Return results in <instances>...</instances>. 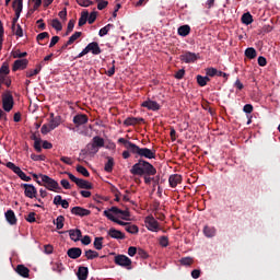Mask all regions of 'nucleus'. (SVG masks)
<instances>
[{
    "instance_id": "obj_34",
    "label": "nucleus",
    "mask_w": 280,
    "mask_h": 280,
    "mask_svg": "<svg viewBox=\"0 0 280 280\" xmlns=\"http://www.w3.org/2000/svg\"><path fill=\"white\" fill-rule=\"evenodd\" d=\"M246 58L249 60H254V58H257V50L253 47L246 48Z\"/></svg>"
},
{
    "instance_id": "obj_33",
    "label": "nucleus",
    "mask_w": 280,
    "mask_h": 280,
    "mask_svg": "<svg viewBox=\"0 0 280 280\" xmlns=\"http://www.w3.org/2000/svg\"><path fill=\"white\" fill-rule=\"evenodd\" d=\"M92 144H94V147L98 148H104V138L96 136L92 139Z\"/></svg>"
},
{
    "instance_id": "obj_27",
    "label": "nucleus",
    "mask_w": 280,
    "mask_h": 280,
    "mask_svg": "<svg viewBox=\"0 0 280 280\" xmlns=\"http://www.w3.org/2000/svg\"><path fill=\"white\" fill-rule=\"evenodd\" d=\"M48 125L50 126V130H56V128L60 126V119L58 117H54V114H50V121Z\"/></svg>"
},
{
    "instance_id": "obj_2",
    "label": "nucleus",
    "mask_w": 280,
    "mask_h": 280,
    "mask_svg": "<svg viewBox=\"0 0 280 280\" xmlns=\"http://www.w3.org/2000/svg\"><path fill=\"white\" fill-rule=\"evenodd\" d=\"M132 176H156V167L144 159H139L130 168Z\"/></svg>"
},
{
    "instance_id": "obj_30",
    "label": "nucleus",
    "mask_w": 280,
    "mask_h": 280,
    "mask_svg": "<svg viewBox=\"0 0 280 280\" xmlns=\"http://www.w3.org/2000/svg\"><path fill=\"white\" fill-rule=\"evenodd\" d=\"M54 224L56 225V229L60 231V229L65 228V217L59 215L56 220H54Z\"/></svg>"
},
{
    "instance_id": "obj_12",
    "label": "nucleus",
    "mask_w": 280,
    "mask_h": 280,
    "mask_svg": "<svg viewBox=\"0 0 280 280\" xmlns=\"http://www.w3.org/2000/svg\"><path fill=\"white\" fill-rule=\"evenodd\" d=\"M85 50L88 51V54H93L94 56H100V54H102V48H100V44H97V42H92L90 43L86 47Z\"/></svg>"
},
{
    "instance_id": "obj_61",
    "label": "nucleus",
    "mask_w": 280,
    "mask_h": 280,
    "mask_svg": "<svg viewBox=\"0 0 280 280\" xmlns=\"http://www.w3.org/2000/svg\"><path fill=\"white\" fill-rule=\"evenodd\" d=\"M60 40V37L59 36H52L51 39H50V44H49V47H54L55 45H58V42Z\"/></svg>"
},
{
    "instance_id": "obj_19",
    "label": "nucleus",
    "mask_w": 280,
    "mask_h": 280,
    "mask_svg": "<svg viewBox=\"0 0 280 280\" xmlns=\"http://www.w3.org/2000/svg\"><path fill=\"white\" fill-rule=\"evenodd\" d=\"M103 214L105 215V218L107 220H110L112 222H115L116 224H119V226H125V229H126V226L128 225L127 222H124V221L115 218V215H113V213H110L109 211H104Z\"/></svg>"
},
{
    "instance_id": "obj_42",
    "label": "nucleus",
    "mask_w": 280,
    "mask_h": 280,
    "mask_svg": "<svg viewBox=\"0 0 280 280\" xmlns=\"http://www.w3.org/2000/svg\"><path fill=\"white\" fill-rule=\"evenodd\" d=\"M219 71L215 68H208L206 69V75H209V78H215L218 75Z\"/></svg>"
},
{
    "instance_id": "obj_32",
    "label": "nucleus",
    "mask_w": 280,
    "mask_h": 280,
    "mask_svg": "<svg viewBox=\"0 0 280 280\" xmlns=\"http://www.w3.org/2000/svg\"><path fill=\"white\" fill-rule=\"evenodd\" d=\"M115 28L114 24H107L106 26L102 27L98 32V36L104 37L106 34H108L109 31Z\"/></svg>"
},
{
    "instance_id": "obj_18",
    "label": "nucleus",
    "mask_w": 280,
    "mask_h": 280,
    "mask_svg": "<svg viewBox=\"0 0 280 280\" xmlns=\"http://www.w3.org/2000/svg\"><path fill=\"white\" fill-rule=\"evenodd\" d=\"M170 187H178L183 183V176L179 174H173L168 178Z\"/></svg>"
},
{
    "instance_id": "obj_24",
    "label": "nucleus",
    "mask_w": 280,
    "mask_h": 280,
    "mask_svg": "<svg viewBox=\"0 0 280 280\" xmlns=\"http://www.w3.org/2000/svg\"><path fill=\"white\" fill-rule=\"evenodd\" d=\"M75 185L79 189H93V184L85 179L79 178Z\"/></svg>"
},
{
    "instance_id": "obj_56",
    "label": "nucleus",
    "mask_w": 280,
    "mask_h": 280,
    "mask_svg": "<svg viewBox=\"0 0 280 280\" xmlns=\"http://www.w3.org/2000/svg\"><path fill=\"white\" fill-rule=\"evenodd\" d=\"M138 255H139V257H141L142 259H148V257H149L148 252H145V250L142 249V248H139V249H138Z\"/></svg>"
},
{
    "instance_id": "obj_9",
    "label": "nucleus",
    "mask_w": 280,
    "mask_h": 280,
    "mask_svg": "<svg viewBox=\"0 0 280 280\" xmlns=\"http://www.w3.org/2000/svg\"><path fill=\"white\" fill-rule=\"evenodd\" d=\"M179 60H182V62H186V65H189L198 60V55L196 52L186 51L179 56Z\"/></svg>"
},
{
    "instance_id": "obj_62",
    "label": "nucleus",
    "mask_w": 280,
    "mask_h": 280,
    "mask_svg": "<svg viewBox=\"0 0 280 280\" xmlns=\"http://www.w3.org/2000/svg\"><path fill=\"white\" fill-rule=\"evenodd\" d=\"M119 214L121 215V220H128L130 218V211L128 210H121Z\"/></svg>"
},
{
    "instance_id": "obj_59",
    "label": "nucleus",
    "mask_w": 280,
    "mask_h": 280,
    "mask_svg": "<svg viewBox=\"0 0 280 280\" xmlns=\"http://www.w3.org/2000/svg\"><path fill=\"white\" fill-rule=\"evenodd\" d=\"M258 65L259 67H266L268 65V61L264 56L258 57Z\"/></svg>"
},
{
    "instance_id": "obj_54",
    "label": "nucleus",
    "mask_w": 280,
    "mask_h": 280,
    "mask_svg": "<svg viewBox=\"0 0 280 280\" xmlns=\"http://www.w3.org/2000/svg\"><path fill=\"white\" fill-rule=\"evenodd\" d=\"M142 176L145 185H151L152 180H154V178L152 177L154 175H142Z\"/></svg>"
},
{
    "instance_id": "obj_60",
    "label": "nucleus",
    "mask_w": 280,
    "mask_h": 280,
    "mask_svg": "<svg viewBox=\"0 0 280 280\" xmlns=\"http://www.w3.org/2000/svg\"><path fill=\"white\" fill-rule=\"evenodd\" d=\"M137 253H138L137 247L130 246V247L128 248V255H129V257H135V255H136Z\"/></svg>"
},
{
    "instance_id": "obj_39",
    "label": "nucleus",
    "mask_w": 280,
    "mask_h": 280,
    "mask_svg": "<svg viewBox=\"0 0 280 280\" xmlns=\"http://www.w3.org/2000/svg\"><path fill=\"white\" fill-rule=\"evenodd\" d=\"M51 27H54V30H56L57 32H62V23L59 22L58 19L52 20Z\"/></svg>"
},
{
    "instance_id": "obj_37",
    "label": "nucleus",
    "mask_w": 280,
    "mask_h": 280,
    "mask_svg": "<svg viewBox=\"0 0 280 280\" xmlns=\"http://www.w3.org/2000/svg\"><path fill=\"white\" fill-rule=\"evenodd\" d=\"M113 167H115V160L113 158H108V161L105 164V172H113Z\"/></svg>"
},
{
    "instance_id": "obj_5",
    "label": "nucleus",
    "mask_w": 280,
    "mask_h": 280,
    "mask_svg": "<svg viewBox=\"0 0 280 280\" xmlns=\"http://www.w3.org/2000/svg\"><path fill=\"white\" fill-rule=\"evenodd\" d=\"M114 264H116V266H120L121 268H126V270H132V259L126 255L115 256Z\"/></svg>"
},
{
    "instance_id": "obj_6",
    "label": "nucleus",
    "mask_w": 280,
    "mask_h": 280,
    "mask_svg": "<svg viewBox=\"0 0 280 280\" xmlns=\"http://www.w3.org/2000/svg\"><path fill=\"white\" fill-rule=\"evenodd\" d=\"M5 167H8L9 170H12V172L16 174V176H19L21 180H24L25 183H30L32 180V177L26 176L25 172H23L21 167L16 166L14 163L8 162L5 164Z\"/></svg>"
},
{
    "instance_id": "obj_17",
    "label": "nucleus",
    "mask_w": 280,
    "mask_h": 280,
    "mask_svg": "<svg viewBox=\"0 0 280 280\" xmlns=\"http://www.w3.org/2000/svg\"><path fill=\"white\" fill-rule=\"evenodd\" d=\"M108 235L113 237V240H126V234L115 228L109 229Z\"/></svg>"
},
{
    "instance_id": "obj_36",
    "label": "nucleus",
    "mask_w": 280,
    "mask_h": 280,
    "mask_svg": "<svg viewBox=\"0 0 280 280\" xmlns=\"http://www.w3.org/2000/svg\"><path fill=\"white\" fill-rule=\"evenodd\" d=\"M80 36H82V32H75V33H73V34L69 37V39H68V42H67V45H73L74 42L78 40V38H80Z\"/></svg>"
},
{
    "instance_id": "obj_15",
    "label": "nucleus",
    "mask_w": 280,
    "mask_h": 280,
    "mask_svg": "<svg viewBox=\"0 0 280 280\" xmlns=\"http://www.w3.org/2000/svg\"><path fill=\"white\" fill-rule=\"evenodd\" d=\"M67 255L70 259H79V257H82V248L71 247L68 249Z\"/></svg>"
},
{
    "instance_id": "obj_22",
    "label": "nucleus",
    "mask_w": 280,
    "mask_h": 280,
    "mask_svg": "<svg viewBox=\"0 0 280 280\" xmlns=\"http://www.w3.org/2000/svg\"><path fill=\"white\" fill-rule=\"evenodd\" d=\"M16 272L18 275H20V277H24V279H27V277H30V269L25 267V265H18Z\"/></svg>"
},
{
    "instance_id": "obj_57",
    "label": "nucleus",
    "mask_w": 280,
    "mask_h": 280,
    "mask_svg": "<svg viewBox=\"0 0 280 280\" xmlns=\"http://www.w3.org/2000/svg\"><path fill=\"white\" fill-rule=\"evenodd\" d=\"M81 244H83V246H89V244H91V236H83V238H81Z\"/></svg>"
},
{
    "instance_id": "obj_14",
    "label": "nucleus",
    "mask_w": 280,
    "mask_h": 280,
    "mask_svg": "<svg viewBox=\"0 0 280 280\" xmlns=\"http://www.w3.org/2000/svg\"><path fill=\"white\" fill-rule=\"evenodd\" d=\"M30 61H27V59H18L14 61L13 67H12V71H19V70H23V69H27V65Z\"/></svg>"
},
{
    "instance_id": "obj_20",
    "label": "nucleus",
    "mask_w": 280,
    "mask_h": 280,
    "mask_svg": "<svg viewBox=\"0 0 280 280\" xmlns=\"http://www.w3.org/2000/svg\"><path fill=\"white\" fill-rule=\"evenodd\" d=\"M67 233H69L72 242H80V238L82 237V231L80 229L69 230Z\"/></svg>"
},
{
    "instance_id": "obj_50",
    "label": "nucleus",
    "mask_w": 280,
    "mask_h": 280,
    "mask_svg": "<svg viewBox=\"0 0 280 280\" xmlns=\"http://www.w3.org/2000/svg\"><path fill=\"white\" fill-rule=\"evenodd\" d=\"M45 38H49V33L43 32L39 33L36 37L37 43H40V40H45Z\"/></svg>"
},
{
    "instance_id": "obj_58",
    "label": "nucleus",
    "mask_w": 280,
    "mask_h": 280,
    "mask_svg": "<svg viewBox=\"0 0 280 280\" xmlns=\"http://www.w3.org/2000/svg\"><path fill=\"white\" fill-rule=\"evenodd\" d=\"M32 161H45V155L31 154Z\"/></svg>"
},
{
    "instance_id": "obj_10",
    "label": "nucleus",
    "mask_w": 280,
    "mask_h": 280,
    "mask_svg": "<svg viewBox=\"0 0 280 280\" xmlns=\"http://www.w3.org/2000/svg\"><path fill=\"white\" fill-rule=\"evenodd\" d=\"M71 213L72 215H79V218H86L91 213V210L77 206L71 209Z\"/></svg>"
},
{
    "instance_id": "obj_43",
    "label": "nucleus",
    "mask_w": 280,
    "mask_h": 280,
    "mask_svg": "<svg viewBox=\"0 0 280 280\" xmlns=\"http://www.w3.org/2000/svg\"><path fill=\"white\" fill-rule=\"evenodd\" d=\"M96 20H97V11L91 12L90 15L88 16L89 25H93L94 21Z\"/></svg>"
},
{
    "instance_id": "obj_25",
    "label": "nucleus",
    "mask_w": 280,
    "mask_h": 280,
    "mask_svg": "<svg viewBox=\"0 0 280 280\" xmlns=\"http://www.w3.org/2000/svg\"><path fill=\"white\" fill-rule=\"evenodd\" d=\"M215 233H218V230H215L214 226H209V225H206L203 228V235L206 237H215Z\"/></svg>"
},
{
    "instance_id": "obj_31",
    "label": "nucleus",
    "mask_w": 280,
    "mask_h": 280,
    "mask_svg": "<svg viewBox=\"0 0 280 280\" xmlns=\"http://www.w3.org/2000/svg\"><path fill=\"white\" fill-rule=\"evenodd\" d=\"M86 21H89V11H83L81 13V18L79 19V27L86 25Z\"/></svg>"
},
{
    "instance_id": "obj_46",
    "label": "nucleus",
    "mask_w": 280,
    "mask_h": 280,
    "mask_svg": "<svg viewBox=\"0 0 280 280\" xmlns=\"http://www.w3.org/2000/svg\"><path fill=\"white\" fill-rule=\"evenodd\" d=\"M52 270L55 272H62V270H65V267H62V262H56L52 265Z\"/></svg>"
},
{
    "instance_id": "obj_52",
    "label": "nucleus",
    "mask_w": 280,
    "mask_h": 280,
    "mask_svg": "<svg viewBox=\"0 0 280 280\" xmlns=\"http://www.w3.org/2000/svg\"><path fill=\"white\" fill-rule=\"evenodd\" d=\"M197 83L199 84V86H207V82L205 81V77L198 74L197 75Z\"/></svg>"
},
{
    "instance_id": "obj_49",
    "label": "nucleus",
    "mask_w": 280,
    "mask_h": 280,
    "mask_svg": "<svg viewBox=\"0 0 280 280\" xmlns=\"http://www.w3.org/2000/svg\"><path fill=\"white\" fill-rule=\"evenodd\" d=\"M194 264V259L186 257L180 259L182 266H191Z\"/></svg>"
},
{
    "instance_id": "obj_44",
    "label": "nucleus",
    "mask_w": 280,
    "mask_h": 280,
    "mask_svg": "<svg viewBox=\"0 0 280 280\" xmlns=\"http://www.w3.org/2000/svg\"><path fill=\"white\" fill-rule=\"evenodd\" d=\"M77 3L81 5V8H89L93 5V1L91 0H77Z\"/></svg>"
},
{
    "instance_id": "obj_16",
    "label": "nucleus",
    "mask_w": 280,
    "mask_h": 280,
    "mask_svg": "<svg viewBox=\"0 0 280 280\" xmlns=\"http://www.w3.org/2000/svg\"><path fill=\"white\" fill-rule=\"evenodd\" d=\"M4 218L7 220V222L9 224H11V226H14L16 225V222H19V220L16 219V214L14 213L13 210H8L5 213H4Z\"/></svg>"
},
{
    "instance_id": "obj_47",
    "label": "nucleus",
    "mask_w": 280,
    "mask_h": 280,
    "mask_svg": "<svg viewBox=\"0 0 280 280\" xmlns=\"http://www.w3.org/2000/svg\"><path fill=\"white\" fill-rule=\"evenodd\" d=\"M51 130H54V129H51L50 125L45 124L42 126L40 132H42V135H49V132H51Z\"/></svg>"
},
{
    "instance_id": "obj_3",
    "label": "nucleus",
    "mask_w": 280,
    "mask_h": 280,
    "mask_svg": "<svg viewBox=\"0 0 280 280\" xmlns=\"http://www.w3.org/2000/svg\"><path fill=\"white\" fill-rule=\"evenodd\" d=\"M39 177L42 178V183H44V187H46L48 191H56L57 194H60L62 188L60 187V184L56 182V179L43 174H39Z\"/></svg>"
},
{
    "instance_id": "obj_63",
    "label": "nucleus",
    "mask_w": 280,
    "mask_h": 280,
    "mask_svg": "<svg viewBox=\"0 0 280 280\" xmlns=\"http://www.w3.org/2000/svg\"><path fill=\"white\" fill-rule=\"evenodd\" d=\"M60 185L63 187V189H71V184L67 179H61Z\"/></svg>"
},
{
    "instance_id": "obj_13",
    "label": "nucleus",
    "mask_w": 280,
    "mask_h": 280,
    "mask_svg": "<svg viewBox=\"0 0 280 280\" xmlns=\"http://www.w3.org/2000/svg\"><path fill=\"white\" fill-rule=\"evenodd\" d=\"M142 108H148V110H161V105L155 101H144L141 103Z\"/></svg>"
},
{
    "instance_id": "obj_7",
    "label": "nucleus",
    "mask_w": 280,
    "mask_h": 280,
    "mask_svg": "<svg viewBox=\"0 0 280 280\" xmlns=\"http://www.w3.org/2000/svg\"><path fill=\"white\" fill-rule=\"evenodd\" d=\"M144 223H145L148 231H152L153 233L159 232V230H160L159 221H156V219H154V217L148 215L144 219Z\"/></svg>"
},
{
    "instance_id": "obj_4",
    "label": "nucleus",
    "mask_w": 280,
    "mask_h": 280,
    "mask_svg": "<svg viewBox=\"0 0 280 280\" xmlns=\"http://www.w3.org/2000/svg\"><path fill=\"white\" fill-rule=\"evenodd\" d=\"M2 108L5 113H10L14 108V96L10 91L2 94Z\"/></svg>"
},
{
    "instance_id": "obj_51",
    "label": "nucleus",
    "mask_w": 280,
    "mask_h": 280,
    "mask_svg": "<svg viewBox=\"0 0 280 280\" xmlns=\"http://www.w3.org/2000/svg\"><path fill=\"white\" fill-rule=\"evenodd\" d=\"M0 73L3 75H8L10 73V67L3 63L0 68Z\"/></svg>"
},
{
    "instance_id": "obj_1",
    "label": "nucleus",
    "mask_w": 280,
    "mask_h": 280,
    "mask_svg": "<svg viewBox=\"0 0 280 280\" xmlns=\"http://www.w3.org/2000/svg\"><path fill=\"white\" fill-rule=\"evenodd\" d=\"M118 143H121L126 150H129L131 154L136 155V159L140 156V159H156V149H148V148H140L139 145L130 142V140H126V138H119Z\"/></svg>"
},
{
    "instance_id": "obj_23",
    "label": "nucleus",
    "mask_w": 280,
    "mask_h": 280,
    "mask_svg": "<svg viewBox=\"0 0 280 280\" xmlns=\"http://www.w3.org/2000/svg\"><path fill=\"white\" fill-rule=\"evenodd\" d=\"M143 118L129 117L124 121V126H137V124H143Z\"/></svg>"
},
{
    "instance_id": "obj_8",
    "label": "nucleus",
    "mask_w": 280,
    "mask_h": 280,
    "mask_svg": "<svg viewBox=\"0 0 280 280\" xmlns=\"http://www.w3.org/2000/svg\"><path fill=\"white\" fill-rule=\"evenodd\" d=\"M22 189H24V195L26 198H36V195L38 194V190L36 187L32 184H22Z\"/></svg>"
},
{
    "instance_id": "obj_26",
    "label": "nucleus",
    "mask_w": 280,
    "mask_h": 280,
    "mask_svg": "<svg viewBox=\"0 0 280 280\" xmlns=\"http://www.w3.org/2000/svg\"><path fill=\"white\" fill-rule=\"evenodd\" d=\"M177 33H178L179 36H183V37L189 36V34L191 33V27L187 24L182 25V26L178 27Z\"/></svg>"
},
{
    "instance_id": "obj_11",
    "label": "nucleus",
    "mask_w": 280,
    "mask_h": 280,
    "mask_svg": "<svg viewBox=\"0 0 280 280\" xmlns=\"http://www.w3.org/2000/svg\"><path fill=\"white\" fill-rule=\"evenodd\" d=\"M73 124L77 126V128H80V126H84V124H89V116L85 114H78L73 117Z\"/></svg>"
},
{
    "instance_id": "obj_38",
    "label": "nucleus",
    "mask_w": 280,
    "mask_h": 280,
    "mask_svg": "<svg viewBox=\"0 0 280 280\" xmlns=\"http://www.w3.org/2000/svg\"><path fill=\"white\" fill-rule=\"evenodd\" d=\"M77 172H79V174H82V176H85V178H89V176H91V173H89V170H86V167L82 165H77Z\"/></svg>"
},
{
    "instance_id": "obj_29",
    "label": "nucleus",
    "mask_w": 280,
    "mask_h": 280,
    "mask_svg": "<svg viewBox=\"0 0 280 280\" xmlns=\"http://www.w3.org/2000/svg\"><path fill=\"white\" fill-rule=\"evenodd\" d=\"M84 256L86 259H97V257H100V253L93 249H86Z\"/></svg>"
},
{
    "instance_id": "obj_28",
    "label": "nucleus",
    "mask_w": 280,
    "mask_h": 280,
    "mask_svg": "<svg viewBox=\"0 0 280 280\" xmlns=\"http://www.w3.org/2000/svg\"><path fill=\"white\" fill-rule=\"evenodd\" d=\"M125 231H127V233H130L131 235H137V233H139V226H137L136 224L127 223Z\"/></svg>"
},
{
    "instance_id": "obj_40",
    "label": "nucleus",
    "mask_w": 280,
    "mask_h": 280,
    "mask_svg": "<svg viewBox=\"0 0 280 280\" xmlns=\"http://www.w3.org/2000/svg\"><path fill=\"white\" fill-rule=\"evenodd\" d=\"M12 8L15 12V19H21V13L23 12V7H16V2H13Z\"/></svg>"
},
{
    "instance_id": "obj_53",
    "label": "nucleus",
    "mask_w": 280,
    "mask_h": 280,
    "mask_svg": "<svg viewBox=\"0 0 280 280\" xmlns=\"http://www.w3.org/2000/svg\"><path fill=\"white\" fill-rule=\"evenodd\" d=\"M14 34H15V36H19V38H22L23 27H21V24H16V30H15Z\"/></svg>"
},
{
    "instance_id": "obj_64",
    "label": "nucleus",
    "mask_w": 280,
    "mask_h": 280,
    "mask_svg": "<svg viewBox=\"0 0 280 280\" xmlns=\"http://www.w3.org/2000/svg\"><path fill=\"white\" fill-rule=\"evenodd\" d=\"M73 27H75V20H70L67 26L68 32H73Z\"/></svg>"
},
{
    "instance_id": "obj_48",
    "label": "nucleus",
    "mask_w": 280,
    "mask_h": 280,
    "mask_svg": "<svg viewBox=\"0 0 280 280\" xmlns=\"http://www.w3.org/2000/svg\"><path fill=\"white\" fill-rule=\"evenodd\" d=\"M25 220L30 222V224L36 222V212H30Z\"/></svg>"
},
{
    "instance_id": "obj_21",
    "label": "nucleus",
    "mask_w": 280,
    "mask_h": 280,
    "mask_svg": "<svg viewBox=\"0 0 280 280\" xmlns=\"http://www.w3.org/2000/svg\"><path fill=\"white\" fill-rule=\"evenodd\" d=\"M77 277L79 280L89 279V267H79Z\"/></svg>"
},
{
    "instance_id": "obj_41",
    "label": "nucleus",
    "mask_w": 280,
    "mask_h": 280,
    "mask_svg": "<svg viewBox=\"0 0 280 280\" xmlns=\"http://www.w3.org/2000/svg\"><path fill=\"white\" fill-rule=\"evenodd\" d=\"M86 150L89 154H97V152H100V149L94 147L93 142L86 145Z\"/></svg>"
},
{
    "instance_id": "obj_45",
    "label": "nucleus",
    "mask_w": 280,
    "mask_h": 280,
    "mask_svg": "<svg viewBox=\"0 0 280 280\" xmlns=\"http://www.w3.org/2000/svg\"><path fill=\"white\" fill-rule=\"evenodd\" d=\"M160 245H162L163 248H167V246H170V238H167V236H161Z\"/></svg>"
},
{
    "instance_id": "obj_35",
    "label": "nucleus",
    "mask_w": 280,
    "mask_h": 280,
    "mask_svg": "<svg viewBox=\"0 0 280 280\" xmlns=\"http://www.w3.org/2000/svg\"><path fill=\"white\" fill-rule=\"evenodd\" d=\"M103 242H104V237H95L94 238V248L96 250H102V248H104V245H103Z\"/></svg>"
},
{
    "instance_id": "obj_55",
    "label": "nucleus",
    "mask_w": 280,
    "mask_h": 280,
    "mask_svg": "<svg viewBox=\"0 0 280 280\" xmlns=\"http://www.w3.org/2000/svg\"><path fill=\"white\" fill-rule=\"evenodd\" d=\"M272 30H273V27L270 26V24H267V25L262 26L261 33L262 34H270V32H272Z\"/></svg>"
}]
</instances>
